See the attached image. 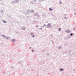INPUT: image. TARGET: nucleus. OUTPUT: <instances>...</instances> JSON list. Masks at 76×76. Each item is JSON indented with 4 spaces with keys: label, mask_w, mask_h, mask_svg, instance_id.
I'll return each instance as SVG.
<instances>
[{
    "label": "nucleus",
    "mask_w": 76,
    "mask_h": 76,
    "mask_svg": "<svg viewBox=\"0 0 76 76\" xmlns=\"http://www.w3.org/2000/svg\"><path fill=\"white\" fill-rule=\"evenodd\" d=\"M66 32L67 33H69V30H66Z\"/></svg>",
    "instance_id": "5"
},
{
    "label": "nucleus",
    "mask_w": 76,
    "mask_h": 76,
    "mask_svg": "<svg viewBox=\"0 0 76 76\" xmlns=\"http://www.w3.org/2000/svg\"><path fill=\"white\" fill-rule=\"evenodd\" d=\"M31 51H32V52H33V51H34V50H31Z\"/></svg>",
    "instance_id": "12"
},
{
    "label": "nucleus",
    "mask_w": 76,
    "mask_h": 76,
    "mask_svg": "<svg viewBox=\"0 0 76 76\" xmlns=\"http://www.w3.org/2000/svg\"><path fill=\"white\" fill-rule=\"evenodd\" d=\"M12 42H15V39H13L12 40Z\"/></svg>",
    "instance_id": "4"
},
{
    "label": "nucleus",
    "mask_w": 76,
    "mask_h": 76,
    "mask_svg": "<svg viewBox=\"0 0 76 76\" xmlns=\"http://www.w3.org/2000/svg\"><path fill=\"white\" fill-rule=\"evenodd\" d=\"M34 37H35V36L34 35H33V36H32L33 38H34Z\"/></svg>",
    "instance_id": "10"
},
{
    "label": "nucleus",
    "mask_w": 76,
    "mask_h": 76,
    "mask_svg": "<svg viewBox=\"0 0 76 76\" xmlns=\"http://www.w3.org/2000/svg\"><path fill=\"white\" fill-rule=\"evenodd\" d=\"M40 29L41 30L42 29V28H40Z\"/></svg>",
    "instance_id": "14"
},
{
    "label": "nucleus",
    "mask_w": 76,
    "mask_h": 76,
    "mask_svg": "<svg viewBox=\"0 0 76 76\" xmlns=\"http://www.w3.org/2000/svg\"><path fill=\"white\" fill-rule=\"evenodd\" d=\"M3 37H4V35H2Z\"/></svg>",
    "instance_id": "17"
},
{
    "label": "nucleus",
    "mask_w": 76,
    "mask_h": 76,
    "mask_svg": "<svg viewBox=\"0 0 76 76\" xmlns=\"http://www.w3.org/2000/svg\"><path fill=\"white\" fill-rule=\"evenodd\" d=\"M61 31V28H59L58 29V31Z\"/></svg>",
    "instance_id": "7"
},
{
    "label": "nucleus",
    "mask_w": 76,
    "mask_h": 76,
    "mask_svg": "<svg viewBox=\"0 0 76 76\" xmlns=\"http://www.w3.org/2000/svg\"><path fill=\"white\" fill-rule=\"evenodd\" d=\"M46 26L45 24H44V26Z\"/></svg>",
    "instance_id": "11"
},
{
    "label": "nucleus",
    "mask_w": 76,
    "mask_h": 76,
    "mask_svg": "<svg viewBox=\"0 0 76 76\" xmlns=\"http://www.w3.org/2000/svg\"><path fill=\"white\" fill-rule=\"evenodd\" d=\"M64 69H62V68H61L60 69V71H63V70Z\"/></svg>",
    "instance_id": "3"
},
{
    "label": "nucleus",
    "mask_w": 76,
    "mask_h": 76,
    "mask_svg": "<svg viewBox=\"0 0 76 76\" xmlns=\"http://www.w3.org/2000/svg\"><path fill=\"white\" fill-rule=\"evenodd\" d=\"M22 29H23V30H24V29H25V28L24 27H23L22 28Z\"/></svg>",
    "instance_id": "6"
},
{
    "label": "nucleus",
    "mask_w": 76,
    "mask_h": 76,
    "mask_svg": "<svg viewBox=\"0 0 76 76\" xmlns=\"http://www.w3.org/2000/svg\"><path fill=\"white\" fill-rule=\"evenodd\" d=\"M52 8H50L49 9V10L50 11H52V10H53V9H51Z\"/></svg>",
    "instance_id": "2"
},
{
    "label": "nucleus",
    "mask_w": 76,
    "mask_h": 76,
    "mask_svg": "<svg viewBox=\"0 0 76 76\" xmlns=\"http://www.w3.org/2000/svg\"><path fill=\"white\" fill-rule=\"evenodd\" d=\"M36 27L37 28V27H38V26H36Z\"/></svg>",
    "instance_id": "13"
},
{
    "label": "nucleus",
    "mask_w": 76,
    "mask_h": 76,
    "mask_svg": "<svg viewBox=\"0 0 76 76\" xmlns=\"http://www.w3.org/2000/svg\"><path fill=\"white\" fill-rule=\"evenodd\" d=\"M50 26H51V24L48 23L47 26V27L48 28H50Z\"/></svg>",
    "instance_id": "1"
},
{
    "label": "nucleus",
    "mask_w": 76,
    "mask_h": 76,
    "mask_svg": "<svg viewBox=\"0 0 76 76\" xmlns=\"http://www.w3.org/2000/svg\"><path fill=\"white\" fill-rule=\"evenodd\" d=\"M7 39H8V37H7Z\"/></svg>",
    "instance_id": "15"
},
{
    "label": "nucleus",
    "mask_w": 76,
    "mask_h": 76,
    "mask_svg": "<svg viewBox=\"0 0 76 76\" xmlns=\"http://www.w3.org/2000/svg\"><path fill=\"white\" fill-rule=\"evenodd\" d=\"M70 35L71 36H72V35H73V34H72V33H71L70 34Z\"/></svg>",
    "instance_id": "9"
},
{
    "label": "nucleus",
    "mask_w": 76,
    "mask_h": 76,
    "mask_svg": "<svg viewBox=\"0 0 76 76\" xmlns=\"http://www.w3.org/2000/svg\"><path fill=\"white\" fill-rule=\"evenodd\" d=\"M3 22H4V23H6V21H5L4 20Z\"/></svg>",
    "instance_id": "8"
},
{
    "label": "nucleus",
    "mask_w": 76,
    "mask_h": 76,
    "mask_svg": "<svg viewBox=\"0 0 76 76\" xmlns=\"http://www.w3.org/2000/svg\"><path fill=\"white\" fill-rule=\"evenodd\" d=\"M29 48H30V49H31V48L30 47Z\"/></svg>",
    "instance_id": "16"
}]
</instances>
